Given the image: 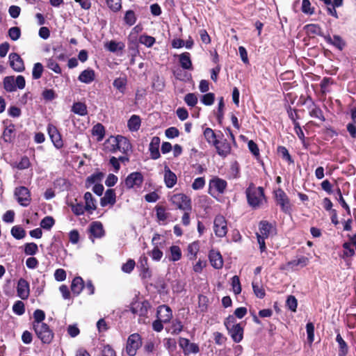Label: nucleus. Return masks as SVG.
Returning <instances> with one entry per match:
<instances>
[{
  "label": "nucleus",
  "instance_id": "59",
  "mask_svg": "<svg viewBox=\"0 0 356 356\" xmlns=\"http://www.w3.org/2000/svg\"><path fill=\"white\" fill-rule=\"evenodd\" d=\"M200 352L199 346L195 343H189L188 346L184 349V355H188L191 353L197 354Z\"/></svg>",
  "mask_w": 356,
  "mask_h": 356
},
{
  "label": "nucleus",
  "instance_id": "3",
  "mask_svg": "<svg viewBox=\"0 0 356 356\" xmlns=\"http://www.w3.org/2000/svg\"><path fill=\"white\" fill-rule=\"evenodd\" d=\"M33 330L37 337L44 343H50L54 339V332L46 323L34 325Z\"/></svg>",
  "mask_w": 356,
  "mask_h": 356
},
{
  "label": "nucleus",
  "instance_id": "55",
  "mask_svg": "<svg viewBox=\"0 0 356 356\" xmlns=\"http://www.w3.org/2000/svg\"><path fill=\"white\" fill-rule=\"evenodd\" d=\"M294 131L297 134L298 137L302 140V144L305 145V134L300 125V123L297 120H293Z\"/></svg>",
  "mask_w": 356,
  "mask_h": 356
},
{
  "label": "nucleus",
  "instance_id": "4",
  "mask_svg": "<svg viewBox=\"0 0 356 356\" xmlns=\"http://www.w3.org/2000/svg\"><path fill=\"white\" fill-rule=\"evenodd\" d=\"M172 204L180 210H192V202L190 197L184 193H177L171 197Z\"/></svg>",
  "mask_w": 356,
  "mask_h": 356
},
{
  "label": "nucleus",
  "instance_id": "8",
  "mask_svg": "<svg viewBox=\"0 0 356 356\" xmlns=\"http://www.w3.org/2000/svg\"><path fill=\"white\" fill-rule=\"evenodd\" d=\"M227 186V182L218 177H215L209 181V191L211 195L215 193L223 194Z\"/></svg>",
  "mask_w": 356,
  "mask_h": 356
},
{
  "label": "nucleus",
  "instance_id": "53",
  "mask_svg": "<svg viewBox=\"0 0 356 356\" xmlns=\"http://www.w3.org/2000/svg\"><path fill=\"white\" fill-rule=\"evenodd\" d=\"M248 147L250 150V152L254 155L256 158H259L260 156V152L259 149L257 145V144L253 141L252 140H250L248 143Z\"/></svg>",
  "mask_w": 356,
  "mask_h": 356
},
{
  "label": "nucleus",
  "instance_id": "34",
  "mask_svg": "<svg viewBox=\"0 0 356 356\" xmlns=\"http://www.w3.org/2000/svg\"><path fill=\"white\" fill-rule=\"evenodd\" d=\"M83 288V281L81 277H75L72 282L71 289L76 295L79 294Z\"/></svg>",
  "mask_w": 356,
  "mask_h": 356
},
{
  "label": "nucleus",
  "instance_id": "2",
  "mask_svg": "<svg viewBox=\"0 0 356 356\" xmlns=\"http://www.w3.org/2000/svg\"><path fill=\"white\" fill-rule=\"evenodd\" d=\"M104 146L106 150L111 152L120 151L127 153L131 149L129 140L122 136H111L106 140Z\"/></svg>",
  "mask_w": 356,
  "mask_h": 356
},
{
  "label": "nucleus",
  "instance_id": "42",
  "mask_svg": "<svg viewBox=\"0 0 356 356\" xmlns=\"http://www.w3.org/2000/svg\"><path fill=\"white\" fill-rule=\"evenodd\" d=\"M11 234L16 239H22L25 237L26 232L20 226L16 225L11 229Z\"/></svg>",
  "mask_w": 356,
  "mask_h": 356
},
{
  "label": "nucleus",
  "instance_id": "40",
  "mask_svg": "<svg viewBox=\"0 0 356 356\" xmlns=\"http://www.w3.org/2000/svg\"><path fill=\"white\" fill-rule=\"evenodd\" d=\"M170 260L173 261H179L181 257V251L178 245H172L170 248Z\"/></svg>",
  "mask_w": 356,
  "mask_h": 356
},
{
  "label": "nucleus",
  "instance_id": "27",
  "mask_svg": "<svg viewBox=\"0 0 356 356\" xmlns=\"http://www.w3.org/2000/svg\"><path fill=\"white\" fill-rule=\"evenodd\" d=\"M85 200V209L90 213L97 209L96 202L92 194L90 192H86L84 195Z\"/></svg>",
  "mask_w": 356,
  "mask_h": 356
},
{
  "label": "nucleus",
  "instance_id": "56",
  "mask_svg": "<svg viewBox=\"0 0 356 356\" xmlns=\"http://www.w3.org/2000/svg\"><path fill=\"white\" fill-rule=\"evenodd\" d=\"M126 83V79L120 77L114 80L113 86L116 89L119 90L121 92H123L125 88Z\"/></svg>",
  "mask_w": 356,
  "mask_h": 356
},
{
  "label": "nucleus",
  "instance_id": "17",
  "mask_svg": "<svg viewBox=\"0 0 356 356\" xmlns=\"http://www.w3.org/2000/svg\"><path fill=\"white\" fill-rule=\"evenodd\" d=\"M9 61L10 67L16 72H22L25 68L23 60L16 53L9 55Z\"/></svg>",
  "mask_w": 356,
  "mask_h": 356
},
{
  "label": "nucleus",
  "instance_id": "16",
  "mask_svg": "<svg viewBox=\"0 0 356 356\" xmlns=\"http://www.w3.org/2000/svg\"><path fill=\"white\" fill-rule=\"evenodd\" d=\"M17 296L22 300H26L29 296V284L23 278L19 280L17 286Z\"/></svg>",
  "mask_w": 356,
  "mask_h": 356
},
{
  "label": "nucleus",
  "instance_id": "13",
  "mask_svg": "<svg viewBox=\"0 0 356 356\" xmlns=\"http://www.w3.org/2000/svg\"><path fill=\"white\" fill-rule=\"evenodd\" d=\"M227 330L228 334L235 343L241 342L243 339L244 325L243 323H238L237 325L231 327Z\"/></svg>",
  "mask_w": 356,
  "mask_h": 356
},
{
  "label": "nucleus",
  "instance_id": "61",
  "mask_svg": "<svg viewBox=\"0 0 356 356\" xmlns=\"http://www.w3.org/2000/svg\"><path fill=\"white\" fill-rule=\"evenodd\" d=\"M8 35L11 40L14 41L17 40L21 35V31L19 28L17 26L10 28L8 30Z\"/></svg>",
  "mask_w": 356,
  "mask_h": 356
},
{
  "label": "nucleus",
  "instance_id": "15",
  "mask_svg": "<svg viewBox=\"0 0 356 356\" xmlns=\"http://www.w3.org/2000/svg\"><path fill=\"white\" fill-rule=\"evenodd\" d=\"M47 131L54 146L58 149L61 148L63 145V143L57 128L52 124H49Z\"/></svg>",
  "mask_w": 356,
  "mask_h": 356
},
{
  "label": "nucleus",
  "instance_id": "24",
  "mask_svg": "<svg viewBox=\"0 0 356 356\" xmlns=\"http://www.w3.org/2000/svg\"><path fill=\"white\" fill-rule=\"evenodd\" d=\"M177 181V175L166 166L164 173V181L166 186L169 188H172L176 184Z\"/></svg>",
  "mask_w": 356,
  "mask_h": 356
},
{
  "label": "nucleus",
  "instance_id": "63",
  "mask_svg": "<svg viewBox=\"0 0 356 356\" xmlns=\"http://www.w3.org/2000/svg\"><path fill=\"white\" fill-rule=\"evenodd\" d=\"M54 225V220L51 216L44 218L40 222V226L43 229H49Z\"/></svg>",
  "mask_w": 356,
  "mask_h": 356
},
{
  "label": "nucleus",
  "instance_id": "19",
  "mask_svg": "<svg viewBox=\"0 0 356 356\" xmlns=\"http://www.w3.org/2000/svg\"><path fill=\"white\" fill-rule=\"evenodd\" d=\"M214 146L216 149L218 154L222 157H226L230 154L232 150L231 145L227 142L226 139L221 142L218 140V143L214 145Z\"/></svg>",
  "mask_w": 356,
  "mask_h": 356
},
{
  "label": "nucleus",
  "instance_id": "30",
  "mask_svg": "<svg viewBox=\"0 0 356 356\" xmlns=\"http://www.w3.org/2000/svg\"><path fill=\"white\" fill-rule=\"evenodd\" d=\"M179 61L181 67L184 70H192L193 65L188 52H184L179 55Z\"/></svg>",
  "mask_w": 356,
  "mask_h": 356
},
{
  "label": "nucleus",
  "instance_id": "35",
  "mask_svg": "<svg viewBox=\"0 0 356 356\" xmlns=\"http://www.w3.org/2000/svg\"><path fill=\"white\" fill-rule=\"evenodd\" d=\"M4 89L8 92H13L16 90V86L15 83V76H6L3 79Z\"/></svg>",
  "mask_w": 356,
  "mask_h": 356
},
{
  "label": "nucleus",
  "instance_id": "48",
  "mask_svg": "<svg viewBox=\"0 0 356 356\" xmlns=\"http://www.w3.org/2000/svg\"><path fill=\"white\" fill-rule=\"evenodd\" d=\"M197 97L194 93H188L184 97V102L191 107L195 106L197 103Z\"/></svg>",
  "mask_w": 356,
  "mask_h": 356
},
{
  "label": "nucleus",
  "instance_id": "60",
  "mask_svg": "<svg viewBox=\"0 0 356 356\" xmlns=\"http://www.w3.org/2000/svg\"><path fill=\"white\" fill-rule=\"evenodd\" d=\"M106 49H108L110 51L115 52L118 50H121L123 48V45L120 43L116 42L115 41H110L105 44Z\"/></svg>",
  "mask_w": 356,
  "mask_h": 356
},
{
  "label": "nucleus",
  "instance_id": "64",
  "mask_svg": "<svg viewBox=\"0 0 356 356\" xmlns=\"http://www.w3.org/2000/svg\"><path fill=\"white\" fill-rule=\"evenodd\" d=\"M102 356H116V353L113 348L109 345L103 346L101 351Z\"/></svg>",
  "mask_w": 356,
  "mask_h": 356
},
{
  "label": "nucleus",
  "instance_id": "58",
  "mask_svg": "<svg viewBox=\"0 0 356 356\" xmlns=\"http://www.w3.org/2000/svg\"><path fill=\"white\" fill-rule=\"evenodd\" d=\"M165 135L168 138L172 139L179 136V131L177 127H171L165 130Z\"/></svg>",
  "mask_w": 356,
  "mask_h": 356
},
{
  "label": "nucleus",
  "instance_id": "22",
  "mask_svg": "<svg viewBox=\"0 0 356 356\" xmlns=\"http://www.w3.org/2000/svg\"><path fill=\"white\" fill-rule=\"evenodd\" d=\"M304 30L309 37H314L315 35L321 36L324 38L325 35L323 34L321 27L318 24H309L304 26Z\"/></svg>",
  "mask_w": 356,
  "mask_h": 356
},
{
  "label": "nucleus",
  "instance_id": "9",
  "mask_svg": "<svg viewBox=\"0 0 356 356\" xmlns=\"http://www.w3.org/2000/svg\"><path fill=\"white\" fill-rule=\"evenodd\" d=\"M142 344L140 337L138 334L130 335L127 339L126 352L129 356H135L137 350Z\"/></svg>",
  "mask_w": 356,
  "mask_h": 356
},
{
  "label": "nucleus",
  "instance_id": "18",
  "mask_svg": "<svg viewBox=\"0 0 356 356\" xmlns=\"http://www.w3.org/2000/svg\"><path fill=\"white\" fill-rule=\"evenodd\" d=\"M149 304L147 302L136 301L131 305V311L138 316H145L147 313Z\"/></svg>",
  "mask_w": 356,
  "mask_h": 356
},
{
  "label": "nucleus",
  "instance_id": "37",
  "mask_svg": "<svg viewBox=\"0 0 356 356\" xmlns=\"http://www.w3.org/2000/svg\"><path fill=\"white\" fill-rule=\"evenodd\" d=\"M104 177L102 172L94 173L87 178L86 184L88 187L91 184H99Z\"/></svg>",
  "mask_w": 356,
  "mask_h": 356
},
{
  "label": "nucleus",
  "instance_id": "7",
  "mask_svg": "<svg viewBox=\"0 0 356 356\" xmlns=\"http://www.w3.org/2000/svg\"><path fill=\"white\" fill-rule=\"evenodd\" d=\"M213 231L217 237L222 238L227 234V223L222 215H217L213 220Z\"/></svg>",
  "mask_w": 356,
  "mask_h": 356
},
{
  "label": "nucleus",
  "instance_id": "50",
  "mask_svg": "<svg viewBox=\"0 0 356 356\" xmlns=\"http://www.w3.org/2000/svg\"><path fill=\"white\" fill-rule=\"evenodd\" d=\"M224 108H225L224 98L222 97H221L219 98L218 105V111H217V114H216V118L220 123L221 122V121L223 118Z\"/></svg>",
  "mask_w": 356,
  "mask_h": 356
},
{
  "label": "nucleus",
  "instance_id": "51",
  "mask_svg": "<svg viewBox=\"0 0 356 356\" xmlns=\"http://www.w3.org/2000/svg\"><path fill=\"white\" fill-rule=\"evenodd\" d=\"M215 95L213 92H208L204 95L201 98V102L206 106H211L214 103Z\"/></svg>",
  "mask_w": 356,
  "mask_h": 356
},
{
  "label": "nucleus",
  "instance_id": "12",
  "mask_svg": "<svg viewBox=\"0 0 356 356\" xmlns=\"http://www.w3.org/2000/svg\"><path fill=\"white\" fill-rule=\"evenodd\" d=\"M143 181V177L141 173L135 172L127 176L124 181V186L127 188L131 189L135 187H140Z\"/></svg>",
  "mask_w": 356,
  "mask_h": 356
},
{
  "label": "nucleus",
  "instance_id": "14",
  "mask_svg": "<svg viewBox=\"0 0 356 356\" xmlns=\"http://www.w3.org/2000/svg\"><path fill=\"white\" fill-rule=\"evenodd\" d=\"M172 318V312L169 306L163 305L157 307V320L166 323H169Z\"/></svg>",
  "mask_w": 356,
  "mask_h": 356
},
{
  "label": "nucleus",
  "instance_id": "29",
  "mask_svg": "<svg viewBox=\"0 0 356 356\" xmlns=\"http://www.w3.org/2000/svg\"><path fill=\"white\" fill-rule=\"evenodd\" d=\"M336 341L339 344L338 356H347L348 353V346L339 332H338L337 334Z\"/></svg>",
  "mask_w": 356,
  "mask_h": 356
},
{
  "label": "nucleus",
  "instance_id": "10",
  "mask_svg": "<svg viewBox=\"0 0 356 356\" xmlns=\"http://www.w3.org/2000/svg\"><path fill=\"white\" fill-rule=\"evenodd\" d=\"M307 102H309V105L307 106L309 115L312 118L320 120L321 122H325V118L323 115V111L317 104H316V103L309 96H308L307 98L305 99L304 104H307Z\"/></svg>",
  "mask_w": 356,
  "mask_h": 356
},
{
  "label": "nucleus",
  "instance_id": "41",
  "mask_svg": "<svg viewBox=\"0 0 356 356\" xmlns=\"http://www.w3.org/2000/svg\"><path fill=\"white\" fill-rule=\"evenodd\" d=\"M33 327L38 324H43V321L45 318V314L41 309H36L33 313Z\"/></svg>",
  "mask_w": 356,
  "mask_h": 356
},
{
  "label": "nucleus",
  "instance_id": "20",
  "mask_svg": "<svg viewBox=\"0 0 356 356\" xmlns=\"http://www.w3.org/2000/svg\"><path fill=\"white\" fill-rule=\"evenodd\" d=\"M324 40L326 41L327 43L333 45L336 48H337L339 50H342L344 47L346 46L345 41L341 38V36L334 35L333 38L330 36V35H325L324 36Z\"/></svg>",
  "mask_w": 356,
  "mask_h": 356
},
{
  "label": "nucleus",
  "instance_id": "33",
  "mask_svg": "<svg viewBox=\"0 0 356 356\" xmlns=\"http://www.w3.org/2000/svg\"><path fill=\"white\" fill-rule=\"evenodd\" d=\"M203 134L205 139L209 143L212 144L213 145L218 143V140H217L216 138V134H215L212 129L209 127L206 128L204 130Z\"/></svg>",
  "mask_w": 356,
  "mask_h": 356
},
{
  "label": "nucleus",
  "instance_id": "6",
  "mask_svg": "<svg viewBox=\"0 0 356 356\" xmlns=\"http://www.w3.org/2000/svg\"><path fill=\"white\" fill-rule=\"evenodd\" d=\"M309 263V259L305 256H300L296 259L291 260L280 266L281 270L296 271L300 268L306 267Z\"/></svg>",
  "mask_w": 356,
  "mask_h": 356
},
{
  "label": "nucleus",
  "instance_id": "54",
  "mask_svg": "<svg viewBox=\"0 0 356 356\" xmlns=\"http://www.w3.org/2000/svg\"><path fill=\"white\" fill-rule=\"evenodd\" d=\"M232 286L235 294L238 295L241 292V286L238 276L234 275L232 278Z\"/></svg>",
  "mask_w": 356,
  "mask_h": 356
},
{
  "label": "nucleus",
  "instance_id": "44",
  "mask_svg": "<svg viewBox=\"0 0 356 356\" xmlns=\"http://www.w3.org/2000/svg\"><path fill=\"white\" fill-rule=\"evenodd\" d=\"M44 68L40 63L34 64L32 70V76L34 79H38L42 76Z\"/></svg>",
  "mask_w": 356,
  "mask_h": 356
},
{
  "label": "nucleus",
  "instance_id": "38",
  "mask_svg": "<svg viewBox=\"0 0 356 356\" xmlns=\"http://www.w3.org/2000/svg\"><path fill=\"white\" fill-rule=\"evenodd\" d=\"M72 111L74 113L80 115H86L88 113L86 104L81 102L74 103L72 106Z\"/></svg>",
  "mask_w": 356,
  "mask_h": 356
},
{
  "label": "nucleus",
  "instance_id": "31",
  "mask_svg": "<svg viewBox=\"0 0 356 356\" xmlns=\"http://www.w3.org/2000/svg\"><path fill=\"white\" fill-rule=\"evenodd\" d=\"M90 231L91 234L96 238H100L104 234L102 224L99 222H93L90 225Z\"/></svg>",
  "mask_w": 356,
  "mask_h": 356
},
{
  "label": "nucleus",
  "instance_id": "43",
  "mask_svg": "<svg viewBox=\"0 0 356 356\" xmlns=\"http://www.w3.org/2000/svg\"><path fill=\"white\" fill-rule=\"evenodd\" d=\"M351 245H353V244L350 241L343 244L342 246L344 249L343 254V257H352L355 254V250L351 248Z\"/></svg>",
  "mask_w": 356,
  "mask_h": 356
},
{
  "label": "nucleus",
  "instance_id": "39",
  "mask_svg": "<svg viewBox=\"0 0 356 356\" xmlns=\"http://www.w3.org/2000/svg\"><path fill=\"white\" fill-rule=\"evenodd\" d=\"M92 134L93 136L97 137V140H102L104 136V127L99 123L95 124L92 127Z\"/></svg>",
  "mask_w": 356,
  "mask_h": 356
},
{
  "label": "nucleus",
  "instance_id": "28",
  "mask_svg": "<svg viewBox=\"0 0 356 356\" xmlns=\"http://www.w3.org/2000/svg\"><path fill=\"white\" fill-rule=\"evenodd\" d=\"M277 153L279 155V156L286 162H287L288 164H293L294 160L293 159L292 156L289 152V150L287 148L282 145H279L277 147Z\"/></svg>",
  "mask_w": 356,
  "mask_h": 356
},
{
  "label": "nucleus",
  "instance_id": "5",
  "mask_svg": "<svg viewBox=\"0 0 356 356\" xmlns=\"http://www.w3.org/2000/svg\"><path fill=\"white\" fill-rule=\"evenodd\" d=\"M274 193L275 202L280 207L281 211L284 213H290L291 204L286 193L282 188H278L275 191Z\"/></svg>",
  "mask_w": 356,
  "mask_h": 356
},
{
  "label": "nucleus",
  "instance_id": "1",
  "mask_svg": "<svg viewBox=\"0 0 356 356\" xmlns=\"http://www.w3.org/2000/svg\"><path fill=\"white\" fill-rule=\"evenodd\" d=\"M248 204L253 209L260 207L264 201L266 202L264 189L261 186L257 187L253 183H250L245 190Z\"/></svg>",
  "mask_w": 356,
  "mask_h": 356
},
{
  "label": "nucleus",
  "instance_id": "25",
  "mask_svg": "<svg viewBox=\"0 0 356 356\" xmlns=\"http://www.w3.org/2000/svg\"><path fill=\"white\" fill-rule=\"evenodd\" d=\"M273 229V225L267 220H261L259 224V236L264 238H268Z\"/></svg>",
  "mask_w": 356,
  "mask_h": 356
},
{
  "label": "nucleus",
  "instance_id": "11",
  "mask_svg": "<svg viewBox=\"0 0 356 356\" xmlns=\"http://www.w3.org/2000/svg\"><path fill=\"white\" fill-rule=\"evenodd\" d=\"M15 196L20 205L27 207L31 202V195L29 189L24 186H19L15 190Z\"/></svg>",
  "mask_w": 356,
  "mask_h": 356
},
{
  "label": "nucleus",
  "instance_id": "45",
  "mask_svg": "<svg viewBox=\"0 0 356 356\" xmlns=\"http://www.w3.org/2000/svg\"><path fill=\"white\" fill-rule=\"evenodd\" d=\"M286 306L288 307L289 310L291 312H296L298 307V301L295 296L290 295L288 296L286 301Z\"/></svg>",
  "mask_w": 356,
  "mask_h": 356
},
{
  "label": "nucleus",
  "instance_id": "49",
  "mask_svg": "<svg viewBox=\"0 0 356 356\" xmlns=\"http://www.w3.org/2000/svg\"><path fill=\"white\" fill-rule=\"evenodd\" d=\"M252 286L253 291L257 298L262 299L265 297L266 292L262 286H259L257 283L254 282L252 283Z\"/></svg>",
  "mask_w": 356,
  "mask_h": 356
},
{
  "label": "nucleus",
  "instance_id": "23",
  "mask_svg": "<svg viewBox=\"0 0 356 356\" xmlns=\"http://www.w3.org/2000/svg\"><path fill=\"white\" fill-rule=\"evenodd\" d=\"M116 202V195L113 189H108L104 197L101 199V206L106 207L108 204L113 205Z\"/></svg>",
  "mask_w": 356,
  "mask_h": 356
},
{
  "label": "nucleus",
  "instance_id": "62",
  "mask_svg": "<svg viewBox=\"0 0 356 356\" xmlns=\"http://www.w3.org/2000/svg\"><path fill=\"white\" fill-rule=\"evenodd\" d=\"M236 316L234 315H229L224 321V325L227 330L229 329L230 327H233L237 325Z\"/></svg>",
  "mask_w": 356,
  "mask_h": 356
},
{
  "label": "nucleus",
  "instance_id": "47",
  "mask_svg": "<svg viewBox=\"0 0 356 356\" xmlns=\"http://www.w3.org/2000/svg\"><path fill=\"white\" fill-rule=\"evenodd\" d=\"M38 251V245L34 243H28L24 247V253L26 255H34Z\"/></svg>",
  "mask_w": 356,
  "mask_h": 356
},
{
  "label": "nucleus",
  "instance_id": "21",
  "mask_svg": "<svg viewBox=\"0 0 356 356\" xmlns=\"http://www.w3.org/2000/svg\"><path fill=\"white\" fill-rule=\"evenodd\" d=\"M211 265L216 269H220L223 266L222 255L219 252L211 250L209 254Z\"/></svg>",
  "mask_w": 356,
  "mask_h": 356
},
{
  "label": "nucleus",
  "instance_id": "36",
  "mask_svg": "<svg viewBox=\"0 0 356 356\" xmlns=\"http://www.w3.org/2000/svg\"><path fill=\"white\" fill-rule=\"evenodd\" d=\"M199 243L193 242L188 245L187 252L189 259L193 260L196 258L197 253L199 251Z\"/></svg>",
  "mask_w": 356,
  "mask_h": 356
},
{
  "label": "nucleus",
  "instance_id": "57",
  "mask_svg": "<svg viewBox=\"0 0 356 356\" xmlns=\"http://www.w3.org/2000/svg\"><path fill=\"white\" fill-rule=\"evenodd\" d=\"M301 10L302 13L308 15H312L314 13V8L311 7L309 0H302Z\"/></svg>",
  "mask_w": 356,
  "mask_h": 356
},
{
  "label": "nucleus",
  "instance_id": "32",
  "mask_svg": "<svg viewBox=\"0 0 356 356\" xmlns=\"http://www.w3.org/2000/svg\"><path fill=\"white\" fill-rule=\"evenodd\" d=\"M141 120L138 115H133L127 122V127L131 131H136L140 129Z\"/></svg>",
  "mask_w": 356,
  "mask_h": 356
},
{
  "label": "nucleus",
  "instance_id": "26",
  "mask_svg": "<svg viewBox=\"0 0 356 356\" xmlns=\"http://www.w3.org/2000/svg\"><path fill=\"white\" fill-rule=\"evenodd\" d=\"M95 79V73L93 70L87 69L83 70L79 76V81L88 84L92 83Z\"/></svg>",
  "mask_w": 356,
  "mask_h": 356
},
{
  "label": "nucleus",
  "instance_id": "46",
  "mask_svg": "<svg viewBox=\"0 0 356 356\" xmlns=\"http://www.w3.org/2000/svg\"><path fill=\"white\" fill-rule=\"evenodd\" d=\"M306 330L307 334V341L309 345H312L314 340V325L312 323L309 322L306 325Z\"/></svg>",
  "mask_w": 356,
  "mask_h": 356
},
{
  "label": "nucleus",
  "instance_id": "52",
  "mask_svg": "<svg viewBox=\"0 0 356 356\" xmlns=\"http://www.w3.org/2000/svg\"><path fill=\"white\" fill-rule=\"evenodd\" d=\"M122 0H106L108 7L113 11L117 12L122 8Z\"/></svg>",
  "mask_w": 356,
  "mask_h": 356
}]
</instances>
